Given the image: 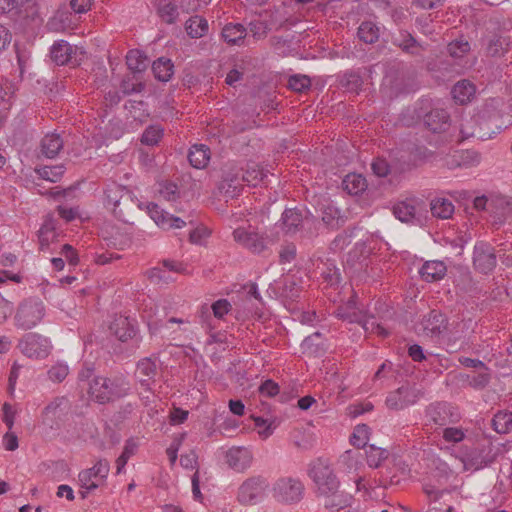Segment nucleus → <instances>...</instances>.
Segmentation results:
<instances>
[{
    "mask_svg": "<svg viewBox=\"0 0 512 512\" xmlns=\"http://www.w3.org/2000/svg\"><path fill=\"white\" fill-rule=\"evenodd\" d=\"M335 316L348 323L359 324L366 333L387 337L389 332L369 313L366 307L359 303L357 296L352 295L345 303L339 305L334 311Z\"/></svg>",
    "mask_w": 512,
    "mask_h": 512,
    "instance_id": "1",
    "label": "nucleus"
},
{
    "mask_svg": "<svg viewBox=\"0 0 512 512\" xmlns=\"http://www.w3.org/2000/svg\"><path fill=\"white\" fill-rule=\"evenodd\" d=\"M129 391V382L123 376L111 378L98 376L89 383L88 393L95 402L105 404L126 396Z\"/></svg>",
    "mask_w": 512,
    "mask_h": 512,
    "instance_id": "2",
    "label": "nucleus"
},
{
    "mask_svg": "<svg viewBox=\"0 0 512 512\" xmlns=\"http://www.w3.org/2000/svg\"><path fill=\"white\" fill-rule=\"evenodd\" d=\"M45 315L46 306L41 299H24L15 310L14 325L20 330H31L43 321Z\"/></svg>",
    "mask_w": 512,
    "mask_h": 512,
    "instance_id": "3",
    "label": "nucleus"
},
{
    "mask_svg": "<svg viewBox=\"0 0 512 512\" xmlns=\"http://www.w3.org/2000/svg\"><path fill=\"white\" fill-rule=\"evenodd\" d=\"M460 419L461 415L456 407L447 402H436L426 407L424 426L436 432L457 423Z\"/></svg>",
    "mask_w": 512,
    "mask_h": 512,
    "instance_id": "4",
    "label": "nucleus"
},
{
    "mask_svg": "<svg viewBox=\"0 0 512 512\" xmlns=\"http://www.w3.org/2000/svg\"><path fill=\"white\" fill-rule=\"evenodd\" d=\"M266 177V173L260 168L259 165L252 163L247 166V169L241 175L237 173H226L221 188L225 189V192L231 197H234L240 193L242 182H245L249 186H258Z\"/></svg>",
    "mask_w": 512,
    "mask_h": 512,
    "instance_id": "5",
    "label": "nucleus"
},
{
    "mask_svg": "<svg viewBox=\"0 0 512 512\" xmlns=\"http://www.w3.org/2000/svg\"><path fill=\"white\" fill-rule=\"evenodd\" d=\"M105 206L112 211L114 216L123 222H129L126 211L134 204V197L125 187L112 183L104 191Z\"/></svg>",
    "mask_w": 512,
    "mask_h": 512,
    "instance_id": "6",
    "label": "nucleus"
},
{
    "mask_svg": "<svg viewBox=\"0 0 512 512\" xmlns=\"http://www.w3.org/2000/svg\"><path fill=\"white\" fill-rule=\"evenodd\" d=\"M426 202L417 197L406 198L393 206V214L401 222L422 226L428 219Z\"/></svg>",
    "mask_w": 512,
    "mask_h": 512,
    "instance_id": "7",
    "label": "nucleus"
},
{
    "mask_svg": "<svg viewBox=\"0 0 512 512\" xmlns=\"http://www.w3.org/2000/svg\"><path fill=\"white\" fill-rule=\"evenodd\" d=\"M271 492L276 501L285 504H293L302 499L304 485L299 479L282 477L275 481Z\"/></svg>",
    "mask_w": 512,
    "mask_h": 512,
    "instance_id": "8",
    "label": "nucleus"
},
{
    "mask_svg": "<svg viewBox=\"0 0 512 512\" xmlns=\"http://www.w3.org/2000/svg\"><path fill=\"white\" fill-rule=\"evenodd\" d=\"M309 476L317 486L320 495H331L337 492L339 481L332 469L325 462L318 460L311 465Z\"/></svg>",
    "mask_w": 512,
    "mask_h": 512,
    "instance_id": "9",
    "label": "nucleus"
},
{
    "mask_svg": "<svg viewBox=\"0 0 512 512\" xmlns=\"http://www.w3.org/2000/svg\"><path fill=\"white\" fill-rule=\"evenodd\" d=\"M268 488V482L261 476L246 479L238 488L237 499L244 505H255L261 502Z\"/></svg>",
    "mask_w": 512,
    "mask_h": 512,
    "instance_id": "10",
    "label": "nucleus"
},
{
    "mask_svg": "<svg viewBox=\"0 0 512 512\" xmlns=\"http://www.w3.org/2000/svg\"><path fill=\"white\" fill-rule=\"evenodd\" d=\"M109 470V462L105 459H100L93 467L79 473L78 478L80 486L85 490V492H82L83 498L86 497L88 492L97 489L106 481Z\"/></svg>",
    "mask_w": 512,
    "mask_h": 512,
    "instance_id": "11",
    "label": "nucleus"
},
{
    "mask_svg": "<svg viewBox=\"0 0 512 512\" xmlns=\"http://www.w3.org/2000/svg\"><path fill=\"white\" fill-rule=\"evenodd\" d=\"M17 348L30 359H43L49 354L50 343L38 333H27L20 338Z\"/></svg>",
    "mask_w": 512,
    "mask_h": 512,
    "instance_id": "12",
    "label": "nucleus"
},
{
    "mask_svg": "<svg viewBox=\"0 0 512 512\" xmlns=\"http://www.w3.org/2000/svg\"><path fill=\"white\" fill-rule=\"evenodd\" d=\"M234 241L253 254L264 252L270 243L267 236L254 230L239 227L232 233Z\"/></svg>",
    "mask_w": 512,
    "mask_h": 512,
    "instance_id": "13",
    "label": "nucleus"
},
{
    "mask_svg": "<svg viewBox=\"0 0 512 512\" xmlns=\"http://www.w3.org/2000/svg\"><path fill=\"white\" fill-rule=\"evenodd\" d=\"M421 397L422 392L416 386L403 385L390 392L385 403L389 409L399 411L416 404Z\"/></svg>",
    "mask_w": 512,
    "mask_h": 512,
    "instance_id": "14",
    "label": "nucleus"
},
{
    "mask_svg": "<svg viewBox=\"0 0 512 512\" xmlns=\"http://www.w3.org/2000/svg\"><path fill=\"white\" fill-rule=\"evenodd\" d=\"M137 206L141 210H146L149 217L161 229H180L186 224L183 219L169 214L153 202L142 203L137 200Z\"/></svg>",
    "mask_w": 512,
    "mask_h": 512,
    "instance_id": "15",
    "label": "nucleus"
},
{
    "mask_svg": "<svg viewBox=\"0 0 512 512\" xmlns=\"http://www.w3.org/2000/svg\"><path fill=\"white\" fill-rule=\"evenodd\" d=\"M497 264L494 248L487 242H476L473 249V266L482 274L492 272Z\"/></svg>",
    "mask_w": 512,
    "mask_h": 512,
    "instance_id": "16",
    "label": "nucleus"
},
{
    "mask_svg": "<svg viewBox=\"0 0 512 512\" xmlns=\"http://www.w3.org/2000/svg\"><path fill=\"white\" fill-rule=\"evenodd\" d=\"M78 53L84 55L82 49L72 46L65 40L56 41L50 49L52 61L59 66L67 64L79 65L82 58L78 57Z\"/></svg>",
    "mask_w": 512,
    "mask_h": 512,
    "instance_id": "17",
    "label": "nucleus"
},
{
    "mask_svg": "<svg viewBox=\"0 0 512 512\" xmlns=\"http://www.w3.org/2000/svg\"><path fill=\"white\" fill-rule=\"evenodd\" d=\"M492 225L500 227L512 217V198L504 195H492L490 203Z\"/></svg>",
    "mask_w": 512,
    "mask_h": 512,
    "instance_id": "18",
    "label": "nucleus"
},
{
    "mask_svg": "<svg viewBox=\"0 0 512 512\" xmlns=\"http://www.w3.org/2000/svg\"><path fill=\"white\" fill-rule=\"evenodd\" d=\"M285 10L284 6L278 7L274 13L271 14V19L265 21L262 19H255L249 23V30L254 38L260 39L266 36L268 31L278 29L286 22V18L282 17V11Z\"/></svg>",
    "mask_w": 512,
    "mask_h": 512,
    "instance_id": "19",
    "label": "nucleus"
},
{
    "mask_svg": "<svg viewBox=\"0 0 512 512\" xmlns=\"http://www.w3.org/2000/svg\"><path fill=\"white\" fill-rule=\"evenodd\" d=\"M423 333L431 338H440L447 329V319L437 310H431L421 321Z\"/></svg>",
    "mask_w": 512,
    "mask_h": 512,
    "instance_id": "20",
    "label": "nucleus"
},
{
    "mask_svg": "<svg viewBox=\"0 0 512 512\" xmlns=\"http://www.w3.org/2000/svg\"><path fill=\"white\" fill-rule=\"evenodd\" d=\"M226 463L237 472L248 469L253 460L252 452L245 447H232L226 452Z\"/></svg>",
    "mask_w": 512,
    "mask_h": 512,
    "instance_id": "21",
    "label": "nucleus"
},
{
    "mask_svg": "<svg viewBox=\"0 0 512 512\" xmlns=\"http://www.w3.org/2000/svg\"><path fill=\"white\" fill-rule=\"evenodd\" d=\"M111 333L121 342H127L137 333L135 321L126 316H116L109 327Z\"/></svg>",
    "mask_w": 512,
    "mask_h": 512,
    "instance_id": "22",
    "label": "nucleus"
},
{
    "mask_svg": "<svg viewBox=\"0 0 512 512\" xmlns=\"http://www.w3.org/2000/svg\"><path fill=\"white\" fill-rule=\"evenodd\" d=\"M484 125H487V123L479 124L478 120L474 117L462 119L460 124V134L462 140H466L470 137H477L480 140H488L493 138L497 132L484 131Z\"/></svg>",
    "mask_w": 512,
    "mask_h": 512,
    "instance_id": "23",
    "label": "nucleus"
},
{
    "mask_svg": "<svg viewBox=\"0 0 512 512\" xmlns=\"http://www.w3.org/2000/svg\"><path fill=\"white\" fill-rule=\"evenodd\" d=\"M157 374L156 358L145 357L137 362L135 375L140 384L147 390H151V383Z\"/></svg>",
    "mask_w": 512,
    "mask_h": 512,
    "instance_id": "24",
    "label": "nucleus"
},
{
    "mask_svg": "<svg viewBox=\"0 0 512 512\" xmlns=\"http://www.w3.org/2000/svg\"><path fill=\"white\" fill-rule=\"evenodd\" d=\"M101 235L106 245L117 250H124L130 246L131 239L128 234L120 231L119 228L106 225L101 229Z\"/></svg>",
    "mask_w": 512,
    "mask_h": 512,
    "instance_id": "25",
    "label": "nucleus"
},
{
    "mask_svg": "<svg viewBox=\"0 0 512 512\" xmlns=\"http://www.w3.org/2000/svg\"><path fill=\"white\" fill-rule=\"evenodd\" d=\"M449 114L445 109L434 108L424 117L425 126L434 133H441L448 129Z\"/></svg>",
    "mask_w": 512,
    "mask_h": 512,
    "instance_id": "26",
    "label": "nucleus"
},
{
    "mask_svg": "<svg viewBox=\"0 0 512 512\" xmlns=\"http://www.w3.org/2000/svg\"><path fill=\"white\" fill-rule=\"evenodd\" d=\"M481 162V154L475 150H462L456 152L450 160L447 161V165L450 169L455 168H471L479 165Z\"/></svg>",
    "mask_w": 512,
    "mask_h": 512,
    "instance_id": "27",
    "label": "nucleus"
},
{
    "mask_svg": "<svg viewBox=\"0 0 512 512\" xmlns=\"http://www.w3.org/2000/svg\"><path fill=\"white\" fill-rule=\"evenodd\" d=\"M447 272V266L443 261H426L419 269L421 278L426 282H437L444 278Z\"/></svg>",
    "mask_w": 512,
    "mask_h": 512,
    "instance_id": "28",
    "label": "nucleus"
},
{
    "mask_svg": "<svg viewBox=\"0 0 512 512\" xmlns=\"http://www.w3.org/2000/svg\"><path fill=\"white\" fill-rule=\"evenodd\" d=\"M304 355L309 357H318L325 353V342L320 332H315L307 336L300 345Z\"/></svg>",
    "mask_w": 512,
    "mask_h": 512,
    "instance_id": "29",
    "label": "nucleus"
},
{
    "mask_svg": "<svg viewBox=\"0 0 512 512\" xmlns=\"http://www.w3.org/2000/svg\"><path fill=\"white\" fill-rule=\"evenodd\" d=\"M451 93L455 102L463 105L474 98L476 87L469 80H461L453 86Z\"/></svg>",
    "mask_w": 512,
    "mask_h": 512,
    "instance_id": "30",
    "label": "nucleus"
},
{
    "mask_svg": "<svg viewBox=\"0 0 512 512\" xmlns=\"http://www.w3.org/2000/svg\"><path fill=\"white\" fill-rule=\"evenodd\" d=\"M393 44L401 48L406 53H410L412 55H420L422 50H425V47L420 44L410 33L401 31L399 35L394 36Z\"/></svg>",
    "mask_w": 512,
    "mask_h": 512,
    "instance_id": "31",
    "label": "nucleus"
},
{
    "mask_svg": "<svg viewBox=\"0 0 512 512\" xmlns=\"http://www.w3.org/2000/svg\"><path fill=\"white\" fill-rule=\"evenodd\" d=\"M64 141L57 133L46 134L41 141L42 153L47 158H54L63 148Z\"/></svg>",
    "mask_w": 512,
    "mask_h": 512,
    "instance_id": "32",
    "label": "nucleus"
},
{
    "mask_svg": "<svg viewBox=\"0 0 512 512\" xmlns=\"http://www.w3.org/2000/svg\"><path fill=\"white\" fill-rule=\"evenodd\" d=\"M210 159V149L204 144H195L191 147L188 160L190 164L197 168L201 169L206 167Z\"/></svg>",
    "mask_w": 512,
    "mask_h": 512,
    "instance_id": "33",
    "label": "nucleus"
},
{
    "mask_svg": "<svg viewBox=\"0 0 512 512\" xmlns=\"http://www.w3.org/2000/svg\"><path fill=\"white\" fill-rule=\"evenodd\" d=\"M454 205L447 198H435L430 203V211L433 217L438 219H449L454 214Z\"/></svg>",
    "mask_w": 512,
    "mask_h": 512,
    "instance_id": "34",
    "label": "nucleus"
},
{
    "mask_svg": "<svg viewBox=\"0 0 512 512\" xmlns=\"http://www.w3.org/2000/svg\"><path fill=\"white\" fill-rule=\"evenodd\" d=\"M221 34L228 44H240L247 35V28L240 23H228L223 27Z\"/></svg>",
    "mask_w": 512,
    "mask_h": 512,
    "instance_id": "35",
    "label": "nucleus"
},
{
    "mask_svg": "<svg viewBox=\"0 0 512 512\" xmlns=\"http://www.w3.org/2000/svg\"><path fill=\"white\" fill-rule=\"evenodd\" d=\"M342 186L350 195H358L366 189L367 183L362 175L351 173L345 176Z\"/></svg>",
    "mask_w": 512,
    "mask_h": 512,
    "instance_id": "36",
    "label": "nucleus"
},
{
    "mask_svg": "<svg viewBox=\"0 0 512 512\" xmlns=\"http://www.w3.org/2000/svg\"><path fill=\"white\" fill-rule=\"evenodd\" d=\"M357 35L366 44H374L380 36L379 27L372 21H364L358 27Z\"/></svg>",
    "mask_w": 512,
    "mask_h": 512,
    "instance_id": "37",
    "label": "nucleus"
},
{
    "mask_svg": "<svg viewBox=\"0 0 512 512\" xmlns=\"http://www.w3.org/2000/svg\"><path fill=\"white\" fill-rule=\"evenodd\" d=\"M282 224L286 233H295L302 225V213L296 209H286L282 214Z\"/></svg>",
    "mask_w": 512,
    "mask_h": 512,
    "instance_id": "38",
    "label": "nucleus"
},
{
    "mask_svg": "<svg viewBox=\"0 0 512 512\" xmlns=\"http://www.w3.org/2000/svg\"><path fill=\"white\" fill-rule=\"evenodd\" d=\"M468 385L475 390H482L488 386L491 381V371L486 366L481 368L480 371L466 375Z\"/></svg>",
    "mask_w": 512,
    "mask_h": 512,
    "instance_id": "39",
    "label": "nucleus"
},
{
    "mask_svg": "<svg viewBox=\"0 0 512 512\" xmlns=\"http://www.w3.org/2000/svg\"><path fill=\"white\" fill-rule=\"evenodd\" d=\"M152 70L156 79L167 82L173 75V63L170 59L159 58L153 62Z\"/></svg>",
    "mask_w": 512,
    "mask_h": 512,
    "instance_id": "40",
    "label": "nucleus"
},
{
    "mask_svg": "<svg viewBox=\"0 0 512 512\" xmlns=\"http://www.w3.org/2000/svg\"><path fill=\"white\" fill-rule=\"evenodd\" d=\"M186 31L192 38H200L208 31V22L201 16H193L186 22Z\"/></svg>",
    "mask_w": 512,
    "mask_h": 512,
    "instance_id": "41",
    "label": "nucleus"
},
{
    "mask_svg": "<svg viewBox=\"0 0 512 512\" xmlns=\"http://www.w3.org/2000/svg\"><path fill=\"white\" fill-rule=\"evenodd\" d=\"M363 84V80L359 72L349 70L340 76V85L349 92H358Z\"/></svg>",
    "mask_w": 512,
    "mask_h": 512,
    "instance_id": "42",
    "label": "nucleus"
},
{
    "mask_svg": "<svg viewBox=\"0 0 512 512\" xmlns=\"http://www.w3.org/2000/svg\"><path fill=\"white\" fill-rule=\"evenodd\" d=\"M128 68L133 72H141L148 65L147 57L139 50H130L126 55Z\"/></svg>",
    "mask_w": 512,
    "mask_h": 512,
    "instance_id": "43",
    "label": "nucleus"
},
{
    "mask_svg": "<svg viewBox=\"0 0 512 512\" xmlns=\"http://www.w3.org/2000/svg\"><path fill=\"white\" fill-rule=\"evenodd\" d=\"M65 170L66 168L63 164H58L53 166H43L36 169V172L42 179L56 183L60 181L65 173Z\"/></svg>",
    "mask_w": 512,
    "mask_h": 512,
    "instance_id": "44",
    "label": "nucleus"
},
{
    "mask_svg": "<svg viewBox=\"0 0 512 512\" xmlns=\"http://www.w3.org/2000/svg\"><path fill=\"white\" fill-rule=\"evenodd\" d=\"M55 235L56 233L54 219L52 216H47L41 228L39 229L38 238L41 249H43L45 246L47 247L49 245L50 240H52L55 237Z\"/></svg>",
    "mask_w": 512,
    "mask_h": 512,
    "instance_id": "45",
    "label": "nucleus"
},
{
    "mask_svg": "<svg viewBox=\"0 0 512 512\" xmlns=\"http://www.w3.org/2000/svg\"><path fill=\"white\" fill-rule=\"evenodd\" d=\"M510 44V40L507 37L495 35L489 39L486 47V51L491 56H499L507 51V47Z\"/></svg>",
    "mask_w": 512,
    "mask_h": 512,
    "instance_id": "46",
    "label": "nucleus"
},
{
    "mask_svg": "<svg viewBox=\"0 0 512 512\" xmlns=\"http://www.w3.org/2000/svg\"><path fill=\"white\" fill-rule=\"evenodd\" d=\"M493 427L498 433H509L512 431V412H498L493 417Z\"/></svg>",
    "mask_w": 512,
    "mask_h": 512,
    "instance_id": "47",
    "label": "nucleus"
},
{
    "mask_svg": "<svg viewBox=\"0 0 512 512\" xmlns=\"http://www.w3.org/2000/svg\"><path fill=\"white\" fill-rule=\"evenodd\" d=\"M370 436V428L366 424H359L354 428L350 442L357 448L366 447Z\"/></svg>",
    "mask_w": 512,
    "mask_h": 512,
    "instance_id": "48",
    "label": "nucleus"
},
{
    "mask_svg": "<svg viewBox=\"0 0 512 512\" xmlns=\"http://www.w3.org/2000/svg\"><path fill=\"white\" fill-rule=\"evenodd\" d=\"M440 431L442 439L447 443L457 444L462 442L466 437V430L461 427L448 425L442 428Z\"/></svg>",
    "mask_w": 512,
    "mask_h": 512,
    "instance_id": "49",
    "label": "nucleus"
},
{
    "mask_svg": "<svg viewBox=\"0 0 512 512\" xmlns=\"http://www.w3.org/2000/svg\"><path fill=\"white\" fill-rule=\"evenodd\" d=\"M324 497V505L326 508L329 509L340 510L346 507L350 502V496L342 492H339L338 490L337 492L331 495H325Z\"/></svg>",
    "mask_w": 512,
    "mask_h": 512,
    "instance_id": "50",
    "label": "nucleus"
},
{
    "mask_svg": "<svg viewBox=\"0 0 512 512\" xmlns=\"http://www.w3.org/2000/svg\"><path fill=\"white\" fill-rule=\"evenodd\" d=\"M158 193L161 198L169 202L176 201L180 196L177 184L168 181L159 183Z\"/></svg>",
    "mask_w": 512,
    "mask_h": 512,
    "instance_id": "51",
    "label": "nucleus"
},
{
    "mask_svg": "<svg viewBox=\"0 0 512 512\" xmlns=\"http://www.w3.org/2000/svg\"><path fill=\"white\" fill-rule=\"evenodd\" d=\"M365 453L367 463L372 468L379 467L381 462L387 457V451L385 449L375 447L374 445H370Z\"/></svg>",
    "mask_w": 512,
    "mask_h": 512,
    "instance_id": "52",
    "label": "nucleus"
},
{
    "mask_svg": "<svg viewBox=\"0 0 512 512\" xmlns=\"http://www.w3.org/2000/svg\"><path fill=\"white\" fill-rule=\"evenodd\" d=\"M163 135V129L158 125H151L142 134L141 142L146 145H156Z\"/></svg>",
    "mask_w": 512,
    "mask_h": 512,
    "instance_id": "53",
    "label": "nucleus"
},
{
    "mask_svg": "<svg viewBox=\"0 0 512 512\" xmlns=\"http://www.w3.org/2000/svg\"><path fill=\"white\" fill-rule=\"evenodd\" d=\"M288 86L295 92H303L310 88L311 80L306 75H293L288 80Z\"/></svg>",
    "mask_w": 512,
    "mask_h": 512,
    "instance_id": "54",
    "label": "nucleus"
},
{
    "mask_svg": "<svg viewBox=\"0 0 512 512\" xmlns=\"http://www.w3.org/2000/svg\"><path fill=\"white\" fill-rule=\"evenodd\" d=\"M210 234L211 231L207 227L200 225L190 232L189 240L192 244L204 245Z\"/></svg>",
    "mask_w": 512,
    "mask_h": 512,
    "instance_id": "55",
    "label": "nucleus"
},
{
    "mask_svg": "<svg viewBox=\"0 0 512 512\" xmlns=\"http://www.w3.org/2000/svg\"><path fill=\"white\" fill-rule=\"evenodd\" d=\"M470 50V44L468 41L457 40L449 43L448 53L453 58H461Z\"/></svg>",
    "mask_w": 512,
    "mask_h": 512,
    "instance_id": "56",
    "label": "nucleus"
},
{
    "mask_svg": "<svg viewBox=\"0 0 512 512\" xmlns=\"http://www.w3.org/2000/svg\"><path fill=\"white\" fill-rule=\"evenodd\" d=\"M144 89L141 82L134 81V78H124L120 85V90L123 96L140 93Z\"/></svg>",
    "mask_w": 512,
    "mask_h": 512,
    "instance_id": "57",
    "label": "nucleus"
},
{
    "mask_svg": "<svg viewBox=\"0 0 512 512\" xmlns=\"http://www.w3.org/2000/svg\"><path fill=\"white\" fill-rule=\"evenodd\" d=\"M68 373V366L62 363H57L48 370L49 379L54 382H62L67 377Z\"/></svg>",
    "mask_w": 512,
    "mask_h": 512,
    "instance_id": "58",
    "label": "nucleus"
},
{
    "mask_svg": "<svg viewBox=\"0 0 512 512\" xmlns=\"http://www.w3.org/2000/svg\"><path fill=\"white\" fill-rule=\"evenodd\" d=\"M159 15L166 23H173L178 16L177 6L172 3H166L159 7Z\"/></svg>",
    "mask_w": 512,
    "mask_h": 512,
    "instance_id": "59",
    "label": "nucleus"
},
{
    "mask_svg": "<svg viewBox=\"0 0 512 512\" xmlns=\"http://www.w3.org/2000/svg\"><path fill=\"white\" fill-rule=\"evenodd\" d=\"M214 317L222 319L231 310V304L226 299H219L211 305Z\"/></svg>",
    "mask_w": 512,
    "mask_h": 512,
    "instance_id": "60",
    "label": "nucleus"
},
{
    "mask_svg": "<svg viewBox=\"0 0 512 512\" xmlns=\"http://www.w3.org/2000/svg\"><path fill=\"white\" fill-rule=\"evenodd\" d=\"M355 48L356 46L350 43L341 44L336 47L334 55L341 59H353L357 56Z\"/></svg>",
    "mask_w": 512,
    "mask_h": 512,
    "instance_id": "61",
    "label": "nucleus"
},
{
    "mask_svg": "<svg viewBox=\"0 0 512 512\" xmlns=\"http://www.w3.org/2000/svg\"><path fill=\"white\" fill-rule=\"evenodd\" d=\"M254 424L256 428H258V434L263 439H267L273 434L274 428L271 423H268V420L262 417H256L254 418Z\"/></svg>",
    "mask_w": 512,
    "mask_h": 512,
    "instance_id": "62",
    "label": "nucleus"
},
{
    "mask_svg": "<svg viewBox=\"0 0 512 512\" xmlns=\"http://www.w3.org/2000/svg\"><path fill=\"white\" fill-rule=\"evenodd\" d=\"M262 396L273 397L279 393V386L271 379L265 380L259 387Z\"/></svg>",
    "mask_w": 512,
    "mask_h": 512,
    "instance_id": "63",
    "label": "nucleus"
},
{
    "mask_svg": "<svg viewBox=\"0 0 512 512\" xmlns=\"http://www.w3.org/2000/svg\"><path fill=\"white\" fill-rule=\"evenodd\" d=\"M243 65L237 64L233 69H231L225 79L226 84L229 86H235V84L240 81L243 77Z\"/></svg>",
    "mask_w": 512,
    "mask_h": 512,
    "instance_id": "64",
    "label": "nucleus"
}]
</instances>
